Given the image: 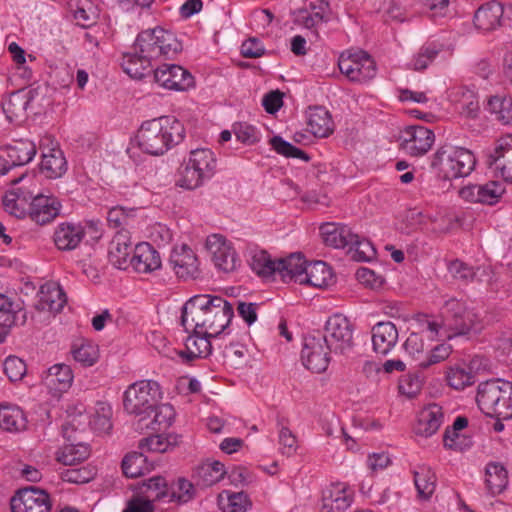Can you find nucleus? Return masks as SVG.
I'll return each instance as SVG.
<instances>
[{"mask_svg": "<svg viewBox=\"0 0 512 512\" xmlns=\"http://www.w3.org/2000/svg\"><path fill=\"white\" fill-rule=\"evenodd\" d=\"M233 306L220 296L196 295L182 308L181 323L187 332L220 334L233 318Z\"/></svg>", "mask_w": 512, "mask_h": 512, "instance_id": "obj_1", "label": "nucleus"}, {"mask_svg": "<svg viewBox=\"0 0 512 512\" xmlns=\"http://www.w3.org/2000/svg\"><path fill=\"white\" fill-rule=\"evenodd\" d=\"M185 136L184 125L173 116H163L144 122L136 139L139 148L151 155H162L178 145Z\"/></svg>", "mask_w": 512, "mask_h": 512, "instance_id": "obj_2", "label": "nucleus"}, {"mask_svg": "<svg viewBox=\"0 0 512 512\" xmlns=\"http://www.w3.org/2000/svg\"><path fill=\"white\" fill-rule=\"evenodd\" d=\"M476 403L487 417L512 418V382L495 378L479 383Z\"/></svg>", "mask_w": 512, "mask_h": 512, "instance_id": "obj_3", "label": "nucleus"}, {"mask_svg": "<svg viewBox=\"0 0 512 512\" xmlns=\"http://www.w3.org/2000/svg\"><path fill=\"white\" fill-rule=\"evenodd\" d=\"M441 316L444 329L449 332L448 339L472 332L479 333L483 329V322L478 312L462 300L452 298L446 301Z\"/></svg>", "mask_w": 512, "mask_h": 512, "instance_id": "obj_4", "label": "nucleus"}, {"mask_svg": "<svg viewBox=\"0 0 512 512\" xmlns=\"http://www.w3.org/2000/svg\"><path fill=\"white\" fill-rule=\"evenodd\" d=\"M476 164L473 153L465 148L443 146L434 154L431 167L442 180L468 176Z\"/></svg>", "mask_w": 512, "mask_h": 512, "instance_id": "obj_5", "label": "nucleus"}, {"mask_svg": "<svg viewBox=\"0 0 512 512\" xmlns=\"http://www.w3.org/2000/svg\"><path fill=\"white\" fill-rule=\"evenodd\" d=\"M132 49L151 62L161 56L170 58L181 51L182 47L173 33L156 27L139 33Z\"/></svg>", "mask_w": 512, "mask_h": 512, "instance_id": "obj_6", "label": "nucleus"}, {"mask_svg": "<svg viewBox=\"0 0 512 512\" xmlns=\"http://www.w3.org/2000/svg\"><path fill=\"white\" fill-rule=\"evenodd\" d=\"M162 399L160 385L156 381L142 380L133 383L124 394V408L129 414L150 418L157 403Z\"/></svg>", "mask_w": 512, "mask_h": 512, "instance_id": "obj_7", "label": "nucleus"}, {"mask_svg": "<svg viewBox=\"0 0 512 512\" xmlns=\"http://www.w3.org/2000/svg\"><path fill=\"white\" fill-rule=\"evenodd\" d=\"M353 331V325L347 317L341 314L329 317L322 335L326 349L335 354H348L354 347Z\"/></svg>", "mask_w": 512, "mask_h": 512, "instance_id": "obj_8", "label": "nucleus"}, {"mask_svg": "<svg viewBox=\"0 0 512 512\" xmlns=\"http://www.w3.org/2000/svg\"><path fill=\"white\" fill-rule=\"evenodd\" d=\"M338 67L342 74L354 82H367L376 75L374 60L363 50H347L341 53Z\"/></svg>", "mask_w": 512, "mask_h": 512, "instance_id": "obj_9", "label": "nucleus"}, {"mask_svg": "<svg viewBox=\"0 0 512 512\" xmlns=\"http://www.w3.org/2000/svg\"><path fill=\"white\" fill-rule=\"evenodd\" d=\"M329 353L321 333L310 334L304 338L301 360L308 370L313 373L324 372L330 361Z\"/></svg>", "mask_w": 512, "mask_h": 512, "instance_id": "obj_10", "label": "nucleus"}, {"mask_svg": "<svg viewBox=\"0 0 512 512\" xmlns=\"http://www.w3.org/2000/svg\"><path fill=\"white\" fill-rule=\"evenodd\" d=\"M12 512H50L51 502L46 491L34 486L17 491L11 498Z\"/></svg>", "mask_w": 512, "mask_h": 512, "instance_id": "obj_11", "label": "nucleus"}, {"mask_svg": "<svg viewBox=\"0 0 512 512\" xmlns=\"http://www.w3.org/2000/svg\"><path fill=\"white\" fill-rule=\"evenodd\" d=\"M153 77L156 83L169 90L185 91L195 84L192 74L176 64H163L153 71Z\"/></svg>", "mask_w": 512, "mask_h": 512, "instance_id": "obj_12", "label": "nucleus"}, {"mask_svg": "<svg viewBox=\"0 0 512 512\" xmlns=\"http://www.w3.org/2000/svg\"><path fill=\"white\" fill-rule=\"evenodd\" d=\"M401 146L411 156H422L432 147L435 136L432 130L423 126H409L401 136Z\"/></svg>", "mask_w": 512, "mask_h": 512, "instance_id": "obj_13", "label": "nucleus"}, {"mask_svg": "<svg viewBox=\"0 0 512 512\" xmlns=\"http://www.w3.org/2000/svg\"><path fill=\"white\" fill-rule=\"evenodd\" d=\"M206 247L213 255L217 268L228 273L236 269L237 257L234 249L221 235H211L206 240Z\"/></svg>", "mask_w": 512, "mask_h": 512, "instance_id": "obj_14", "label": "nucleus"}, {"mask_svg": "<svg viewBox=\"0 0 512 512\" xmlns=\"http://www.w3.org/2000/svg\"><path fill=\"white\" fill-rule=\"evenodd\" d=\"M159 252L149 243H139L134 247L130 265L137 273H152L161 268Z\"/></svg>", "mask_w": 512, "mask_h": 512, "instance_id": "obj_15", "label": "nucleus"}, {"mask_svg": "<svg viewBox=\"0 0 512 512\" xmlns=\"http://www.w3.org/2000/svg\"><path fill=\"white\" fill-rule=\"evenodd\" d=\"M169 263L179 278L185 280L196 278L198 274L197 257L187 245L175 248L171 253Z\"/></svg>", "mask_w": 512, "mask_h": 512, "instance_id": "obj_16", "label": "nucleus"}, {"mask_svg": "<svg viewBox=\"0 0 512 512\" xmlns=\"http://www.w3.org/2000/svg\"><path fill=\"white\" fill-rule=\"evenodd\" d=\"M60 203L51 196L37 193L29 203V217L39 225L51 222L59 214Z\"/></svg>", "mask_w": 512, "mask_h": 512, "instance_id": "obj_17", "label": "nucleus"}, {"mask_svg": "<svg viewBox=\"0 0 512 512\" xmlns=\"http://www.w3.org/2000/svg\"><path fill=\"white\" fill-rule=\"evenodd\" d=\"M67 302V297L61 286L55 282H48L40 287L38 301L35 308L38 311L59 313Z\"/></svg>", "mask_w": 512, "mask_h": 512, "instance_id": "obj_18", "label": "nucleus"}, {"mask_svg": "<svg viewBox=\"0 0 512 512\" xmlns=\"http://www.w3.org/2000/svg\"><path fill=\"white\" fill-rule=\"evenodd\" d=\"M398 329L390 321L378 322L372 328V345L377 354L387 355L398 342Z\"/></svg>", "mask_w": 512, "mask_h": 512, "instance_id": "obj_19", "label": "nucleus"}, {"mask_svg": "<svg viewBox=\"0 0 512 512\" xmlns=\"http://www.w3.org/2000/svg\"><path fill=\"white\" fill-rule=\"evenodd\" d=\"M132 248L128 231L120 230L112 238L109 246V260L118 269H127L130 265Z\"/></svg>", "mask_w": 512, "mask_h": 512, "instance_id": "obj_20", "label": "nucleus"}, {"mask_svg": "<svg viewBox=\"0 0 512 512\" xmlns=\"http://www.w3.org/2000/svg\"><path fill=\"white\" fill-rule=\"evenodd\" d=\"M73 381V373L70 366L56 364L50 367L43 377L44 385L54 395L66 391Z\"/></svg>", "mask_w": 512, "mask_h": 512, "instance_id": "obj_21", "label": "nucleus"}, {"mask_svg": "<svg viewBox=\"0 0 512 512\" xmlns=\"http://www.w3.org/2000/svg\"><path fill=\"white\" fill-rule=\"evenodd\" d=\"M307 262L301 253H293L286 258L277 260V271L284 282L295 281L300 284V278L305 274Z\"/></svg>", "mask_w": 512, "mask_h": 512, "instance_id": "obj_22", "label": "nucleus"}, {"mask_svg": "<svg viewBox=\"0 0 512 512\" xmlns=\"http://www.w3.org/2000/svg\"><path fill=\"white\" fill-rule=\"evenodd\" d=\"M443 413L440 406L431 404L424 408L418 416L415 433L429 437L437 432L442 423Z\"/></svg>", "mask_w": 512, "mask_h": 512, "instance_id": "obj_23", "label": "nucleus"}, {"mask_svg": "<svg viewBox=\"0 0 512 512\" xmlns=\"http://www.w3.org/2000/svg\"><path fill=\"white\" fill-rule=\"evenodd\" d=\"M503 6L496 1L481 6L474 15V24L478 29L489 31L500 26L503 16Z\"/></svg>", "mask_w": 512, "mask_h": 512, "instance_id": "obj_24", "label": "nucleus"}, {"mask_svg": "<svg viewBox=\"0 0 512 512\" xmlns=\"http://www.w3.org/2000/svg\"><path fill=\"white\" fill-rule=\"evenodd\" d=\"M85 235V229L80 225L62 223L54 233V242L59 250L75 249Z\"/></svg>", "mask_w": 512, "mask_h": 512, "instance_id": "obj_25", "label": "nucleus"}, {"mask_svg": "<svg viewBox=\"0 0 512 512\" xmlns=\"http://www.w3.org/2000/svg\"><path fill=\"white\" fill-rule=\"evenodd\" d=\"M320 231L324 243L334 248H345L351 242L356 241V234H353L346 226L325 223L321 225Z\"/></svg>", "mask_w": 512, "mask_h": 512, "instance_id": "obj_26", "label": "nucleus"}, {"mask_svg": "<svg viewBox=\"0 0 512 512\" xmlns=\"http://www.w3.org/2000/svg\"><path fill=\"white\" fill-rule=\"evenodd\" d=\"M193 333V335L188 336L186 339L185 350L178 352V355L186 362H190L196 358L207 357L211 353V343L209 339L216 337L215 335Z\"/></svg>", "mask_w": 512, "mask_h": 512, "instance_id": "obj_27", "label": "nucleus"}, {"mask_svg": "<svg viewBox=\"0 0 512 512\" xmlns=\"http://www.w3.org/2000/svg\"><path fill=\"white\" fill-rule=\"evenodd\" d=\"M323 510L326 512H343L351 504L352 499L346 488L341 484H333L323 492Z\"/></svg>", "mask_w": 512, "mask_h": 512, "instance_id": "obj_28", "label": "nucleus"}, {"mask_svg": "<svg viewBox=\"0 0 512 512\" xmlns=\"http://www.w3.org/2000/svg\"><path fill=\"white\" fill-rule=\"evenodd\" d=\"M331 269L323 261H315L306 265L305 274L300 278V284H308L322 288L328 286L332 281Z\"/></svg>", "mask_w": 512, "mask_h": 512, "instance_id": "obj_29", "label": "nucleus"}, {"mask_svg": "<svg viewBox=\"0 0 512 512\" xmlns=\"http://www.w3.org/2000/svg\"><path fill=\"white\" fill-rule=\"evenodd\" d=\"M43 89L40 87L30 89L26 94L17 91L12 93L9 98L3 103V110L8 117L18 116L21 112L25 111L29 104L37 100L42 95Z\"/></svg>", "mask_w": 512, "mask_h": 512, "instance_id": "obj_30", "label": "nucleus"}, {"mask_svg": "<svg viewBox=\"0 0 512 512\" xmlns=\"http://www.w3.org/2000/svg\"><path fill=\"white\" fill-rule=\"evenodd\" d=\"M225 473L224 465L221 462H204L195 468L193 478L197 485L209 487L219 482Z\"/></svg>", "mask_w": 512, "mask_h": 512, "instance_id": "obj_31", "label": "nucleus"}, {"mask_svg": "<svg viewBox=\"0 0 512 512\" xmlns=\"http://www.w3.org/2000/svg\"><path fill=\"white\" fill-rule=\"evenodd\" d=\"M307 124L309 131L316 137H327L333 132L331 115L323 107L310 108Z\"/></svg>", "mask_w": 512, "mask_h": 512, "instance_id": "obj_32", "label": "nucleus"}, {"mask_svg": "<svg viewBox=\"0 0 512 512\" xmlns=\"http://www.w3.org/2000/svg\"><path fill=\"white\" fill-rule=\"evenodd\" d=\"M36 152L35 144L27 139L14 141L4 151L14 167L29 163L36 155Z\"/></svg>", "mask_w": 512, "mask_h": 512, "instance_id": "obj_33", "label": "nucleus"}, {"mask_svg": "<svg viewBox=\"0 0 512 512\" xmlns=\"http://www.w3.org/2000/svg\"><path fill=\"white\" fill-rule=\"evenodd\" d=\"M65 157L61 150L50 149L48 153H43L40 165L41 172L50 179L61 177L67 167Z\"/></svg>", "mask_w": 512, "mask_h": 512, "instance_id": "obj_34", "label": "nucleus"}, {"mask_svg": "<svg viewBox=\"0 0 512 512\" xmlns=\"http://www.w3.org/2000/svg\"><path fill=\"white\" fill-rule=\"evenodd\" d=\"M122 67L134 79H142L146 75V71L147 74L151 72V62L135 50L124 53Z\"/></svg>", "mask_w": 512, "mask_h": 512, "instance_id": "obj_35", "label": "nucleus"}, {"mask_svg": "<svg viewBox=\"0 0 512 512\" xmlns=\"http://www.w3.org/2000/svg\"><path fill=\"white\" fill-rule=\"evenodd\" d=\"M486 486L492 495L502 493L508 484V472L499 463H490L486 467Z\"/></svg>", "mask_w": 512, "mask_h": 512, "instance_id": "obj_36", "label": "nucleus"}, {"mask_svg": "<svg viewBox=\"0 0 512 512\" xmlns=\"http://www.w3.org/2000/svg\"><path fill=\"white\" fill-rule=\"evenodd\" d=\"M413 475L418 497L422 500L430 499L436 488L435 473L429 467L420 466Z\"/></svg>", "mask_w": 512, "mask_h": 512, "instance_id": "obj_37", "label": "nucleus"}, {"mask_svg": "<svg viewBox=\"0 0 512 512\" xmlns=\"http://www.w3.org/2000/svg\"><path fill=\"white\" fill-rule=\"evenodd\" d=\"M0 427L8 432H17L26 428L23 411L15 406H0Z\"/></svg>", "mask_w": 512, "mask_h": 512, "instance_id": "obj_38", "label": "nucleus"}, {"mask_svg": "<svg viewBox=\"0 0 512 512\" xmlns=\"http://www.w3.org/2000/svg\"><path fill=\"white\" fill-rule=\"evenodd\" d=\"M89 455V447L82 443L81 440H78L77 442L66 444L58 454L57 460L66 466H75L77 463L86 460Z\"/></svg>", "mask_w": 512, "mask_h": 512, "instance_id": "obj_39", "label": "nucleus"}, {"mask_svg": "<svg viewBox=\"0 0 512 512\" xmlns=\"http://www.w3.org/2000/svg\"><path fill=\"white\" fill-rule=\"evenodd\" d=\"M71 354L75 361L85 367L93 366L99 358L98 347L90 341H80L74 343Z\"/></svg>", "mask_w": 512, "mask_h": 512, "instance_id": "obj_40", "label": "nucleus"}, {"mask_svg": "<svg viewBox=\"0 0 512 512\" xmlns=\"http://www.w3.org/2000/svg\"><path fill=\"white\" fill-rule=\"evenodd\" d=\"M251 269L261 277H268L276 273L277 261L264 250L255 251L250 260Z\"/></svg>", "mask_w": 512, "mask_h": 512, "instance_id": "obj_41", "label": "nucleus"}, {"mask_svg": "<svg viewBox=\"0 0 512 512\" xmlns=\"http://www.w3.org/2000/svg\"><path fill=\"white\" fill-rule=\"evenodd\" d=\"M488 109L504 125L512 124V99L493 96L488 100Z\"/></svg>", "mask_w": 512, "mask_h": 512, "instance_id": "obj_42", "label": "nucleus"}, {"mask_svg": "<svg viewBox=\"0 0 512 512\" xmlns=\"http://www.w3.org/2000/svg\"><path fill=\"white\" fill-rule=\"evenodd\" d=\"M152 415L153 418L146 426L152 430H165L173 423L175 418V411L170 404L159 405L157 403V406L155 407Z\"/></svg>", "mask_w": 512, "mask_h": 512, "instance_id": "obj_43", "label": "nucleus"}, {"mask_svg": "<svg viewBox=\"0 0 512 512\" xmlns=\"http://www.w3.org/2000/svg\"><path fill=\"white\" fill-rule=\"evenodd\" d=\"M122 470L124 475L129 478L142 476L148 470L146 467V457L138 452L127 454L122 460Z\"/></svg>", "mask_w": 512, "mask_h": 512, "instance_id": "obj_44", "label": "nucleus"}, {"mask_svg": "<svg viewBox=\"0 0 512 512\" xmlns=\"http://www.w3.org/2000/svg\"><path fill=\"white\" fill-rule=\"evenodd\" d=\"M218 502L224 512H246L251 506V502L244 492L232 494L227 492L226 501H224L223 494H220Z\"/></svg>", "mask_w": 512, "mask_h": 512, "instance_id": "obj_45", "label": "nucleus"}, {"mask_svg": "<svg viewBox=\"0 0 512 512\" xmlns=\"http://www.w3.org/2000/svg\"><path fill=\"white\" fill-rule=\"evenodd\" d=\"M17 314L12 309L11 301L3 294H0V343H2L12 325L15 323Z\"/></svg>", "mask_w": 512, "mask_h": 512, "instance_id": "obj_46", "label": "nucleus"}, {"mask_svg": "<svg viewBox=\"0 0 512 512\" xmlns=\"http://www.w3.org/2000/svg\"><path fill=\"white\" fill-rule=\"evenodd\" d=\"M195 489L193 484L185 478H179L170 488H168V496L170 502L180 504L187 503L193 499Z\"/></svg>", "mask_w": 512, "mask_h": 512, "instance_id": "obj_47", "label": "nucleus"}, {"mask_svg": "<svg viewBox=\"0 0 512 512\" xmlns=\"http://www.w3.org/2000/svg\"><path fill=\"white\" fill-rule=\"evenodd\" d=\"M188 162L201 170L205 176H209L215 168V159L209 149H196L191 151Z\"/></svg>", "mask_w": 512, "mask_h": 512, "instance_id": "obj_48", "label": "nucleus"}, {"mask_svg": "<svg viewBox=\"0 0 512 512\" xmlns=\"http://www.w3.org/2000/svg\"><path fill=\"white\" fill-rule=\"evenodd\" d=\"M111 415V407L104 402H100L97 404L96 411L89 423L95 431L108 433L112 428Z\"/></svg>", "mask_w": 512, "mask_h": 512, "instance_id": "obj_49", "label": "nucleus"}, {"mask_svg": "<svg viewBox=\"0 0 512 512\" xmlns=\"http://www.w3.org/2000/svg\"><path fill=\"white\" fill-rule=\"evenodd\" d=\"M270 144L278 154H281L287 158H299L306 162L310 160V157L305 151L283 140L280 136L272 137L270 139Z\"/></svg>", "mask_w": 512, "mask_h": 512, "instance_id": "obj_50", "label": "nucleus"}, {"mask_svg": "<svg viewBox=\"0 0 512 512\" xmlns=\"http://www.w3.org/2000/svg\"><path fill=\"white\" fill-rule=\"evenodd\" d=\"M204 177L206 176L201 173V170L187 162L180 170V178L177 181V185L186 189H195L201 185Z\"/></svg>", "mask_w": 512, "mask_h": 512, "instance_id": "obj_51", "label": "nucleus"}, {"mask_svg": "<svg viewBox=\"0 0 512 512\" xmlns=\"http://www.w3.org/2000/svg\"><path fill=\"white\" fill-rule=\"evenodd\" d=\"M3 206L6 212L16 218L29 216V203L26 202L25 197L18 198L15 195L6 193L3 197Z\"/></svg>", "mask_w": 512, "mask_h": 512, "instance_id": "obj_52", "label": "nucleus"}, {"mask_svg": "<svg viewBox=\"0 0 512 512\" xmlns=\"http://www.w3.org/2000/svg\"><path fill=\"white\" fill-rule=\"evenodd\" d=\"M507 143H500L494 149V152L491 153L488 157V164L490 166H495L497 170L500 171L501 176L507 182H512V165L508 166L506 163H501V158L504 157L503 151Z\"/></svg>", "mask_w": 512, "mask_h": 512, "instance_id": "obj_53", "label": "nucleus"}, {"mask_svg": "<svg viewBox=\"0 0 512 512\" xmlns=\"http://www.w3.org/2000/svg\"><path fill=\"white\" fill-rule=\"evenodd\" d=\"M481 204H496L505 192L503 185L497 181H490L484 185H480Z\"/></svg>", "mask_w": 512, "mask_h": 512, "instance_id": "obj_54", "label": "nucleus"}, {"mask_svg": "<svg viewBox=\"0 0 512 512\" xmlns=\"http://www.w3.org/2000/svg\"><path fill=\"white\" fill-rule=\"evenodd\" d=\"M81 418V416L79 418L73 417L62 425L63 437L68 442L82 440L83 433L85 432V421H81Z\"/></svg>", "mask_w": 512, "mask_h": 512, "instance_id": "obj_55", "label": "nucleus"}, {"mask_svg": "<svg viewBox=\"0 0 512 512\" xmlns=\"http://www.w3.org/2000/svg\"><path fill=\"white\" fill-rule=\"evenodd\" d=\"M447 381L449 386L456 390L464 389L475 382L473 375L462 368L450 369L447 375Z\"/></svg>", "mask_w": 512, "mask_h": 512, "instance_id": "obj_56", "label": "nucleus"}, {"mask_svg": "<svg viewBox=\"0 0 512 512\" xmlns=\"http://www.w3.org/2000/svg\"><path fill=\"white\" fill-rule=\"evenodd\" d=\"M399 392L408 398L419 394L422 388V380L417 374H406L399 380Z\"/></svg>", "mask_w": 512, "mask_h": 512, "instance_id": "obj_57", "label": "nucleus"}, {"mask_svg": "<svg viewBox=\"0 0 512 512\" xmlns=\"http://www.w3.org/2000/svg\"><path fill=\"white\" fill-rule=\"evenodd\" d=\"M143 486L146 488L145 491L150 493L148 497H151L153 500H159L168 496L167 482L161 476L149 478L143 483Z\"/></svg>", "mask_w": 512, "mask_h": 512, "instance_id": "obj_58", "label": "nucleus"}, {"mask_svg": "<svg viewBox=\"0 0 512 512\" xmlns=\"http://www.w3.org/2000/svg\"><path fill=\"white\" fill-rule=\"evenodd\" d=\"M94 477V472L86 467H74L65 469L61 473L62 480L75 484L89 482Z\"/></svg>", "mask_w": 512, "mask_h": 512, "instance_id": "obj_59", "label": "nucleus"}, {"mask_svg": "<svg viewBox=\"0 0 512 512\" xmlns=\"http://www.w3.org/2000/svg\"><path fill=\"white\" fill-rule=\"evenodd\" d=\"M348 246L350 251H354L352 258L356 261H370L376 254L372 244L368 241H360L358 235H356V241Z\"/></svg>", "mask_w": 512, "mask_h": 512, "instance_id": "obj_60", "label": "nucleus"}, {"mask_svg": "<svg viewBox=\"0 0 512 512\" xmlns=\"http://www.w3.org/2000/svg\"><path fill=\"white\" fill-rule=\"evenodd\" d=\"M4 372L11 381H18L26 374L25 362L16 356H9L4 362Z\"/></svg>", "mask_w": 512, "mask_h": 512, "instance_id": "obj_61", "label": "nucleus"}, {"mask_svg": "<svg viewBox=\"0 0 512 512\" xmlns=\"http://www.w3.org/2000/svg\"><path fill=\"white\" fill-rule=\"evenodd\" d=\"M468 425V419L466 417H457L452 425V428H447L444 433V446L458 450L460 449V444L455 442V439L451 436V434H455V437H459V431L466 428Z\"/></svg>", "mask_w": 512, "mask_h": 512, "instance_id": "obj_62", "label": "nucleus"}, {"mask_svg": "<svg viewBox=\"0 0 512 512\" xmlns=\"http://www.w3.org/2000/svg\"><path fill=\"white\" fill-rule=\"evenodd\" d=\"M451 352L452 347L450 345L445 343L439 344L431 350V353L426 361L419 363V367L425 369L433 364L442 362L449 357Z\"/></svg>", "mask_w": 512, "mask_h": 512, "instance_id": "obj_63", "label": "nucleus"}, {"mask_svg": "<svg viewBox=\"0 0 512 512\" xmlns=\"http://www.w3.org/2000/svg\"><path fill=\"white\" fill-rule=\"evenodd\" d=\"M134 212L135 210L132 208L126 209L122 206L113 207L108 211L107 221L112 227L117 228L121 225H126L128 218L132 216Z\"/></svg>", "mask_w": 512, "mask_h": 512, "instance_id": "obj_64", "label": "nucleus"}]
</instances>
